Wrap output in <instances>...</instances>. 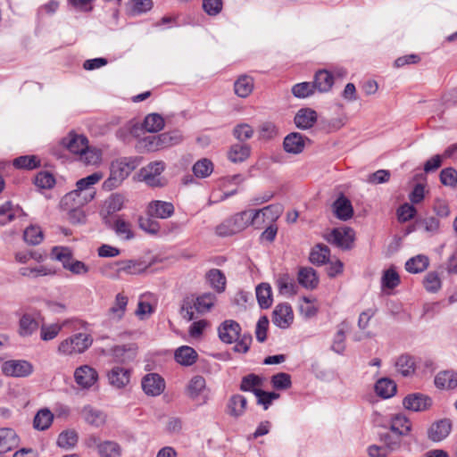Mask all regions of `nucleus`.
Returning <instances> with one entry per match:
<instances>
[{
  "mask_svg": "<svg viewBox=\"0 0 457 457\" xmlns=\"http://www.w3.org/2000/svg\"><path fill=\"white\" fill-rule=\"evenodd\" d=\"M102 179V174L98 172L92 173L91 175L80 179L77 181V188L66 194L62 201L61 205H69L71 201L78 199L79 205H85L95 197V191L92 190L91 186L98 183Z\"/></svg>",
  "mask_w": 457,
  "mask_h": 457,
  "instance_id": "1",
  "label": "nucleus"
},
{
  "mask_svg": "<svg viewBox=\"0 0 457 457\" xmlns=\"http://www.w3.org/2000/svg\"><path fill=\"white\" fill-rule=\"evenodd\" d=\"M257 218V210L250 209L241 212L233 217L225 220L215 228L219 237H229L238 233L253 224Z\"/></svg>",
  "mask_w": 457,
  "mask_h": 457,
  "instance_id": "2",
  "label": "nucleus"
},
{
  "mask_svg": "<svg viewBox=\"0 0 457 457\" xmlns=\"http://www.w3.org/2000/svg\"><path fill=\"white\" fill-rule=\"evenodd\" d=\"M138 165L139 160L137 157H122L113 161L104 187L110 189L117 187Z\"/></svg>",
  "mask_w": 457,
  "mask_h": 457,
  "instance_id": "3",
  "label": "nucleus"
},
{
  "mask_svg": "<svg viewBox=\"0 0 457 457\" xmlns=\"http://www.w3.org/2000/svg\"><path fill=\"white\" fill-rule=\"evenodd\" d=\"M216 302V295L213 293H204L195 299L186 298L180 308V314L187 320H194V310L198 313L209 312Z\"/></svg>",
  "mask_w": 457,
  "mask_h": 457,
  "instance_id": "4",
  "label": "nucleus"
},
{
  "mask_svg": "<svg viewBox=\"0 0 457 457\" xmlns=\"http://www.w3.org/2000/svg\"><path fill=\"white\" fill-rule=\"evenodd\" d=\"M93 343V338L86 333H77L62 340L58 346V353L63 355L81 353L87 350Z\"/></svg>",
  "mask_w": 457,
  "mask_h": 457,
  "instance_id": "5",
  "label": "nucleus"
},
{
  "mask_svg": "<svg viewBox=\"0 0 457 457\" xmlns=\"http://www.w3.org/2000/svg\"><path fill=\"white\" fill-rule=\"evenodd\" d=\"M61 144L71 153L81 155L87 164H92L94 162V160L87 157V154H92V151L88 147L87 137L71 132L62 139Z\"/></svg>",
  "mask_w": 457,
  "mask_h": 457,
  "instance_id": "6",
  "label": "nucleus"
},
{
  "mask_svg": "<svg viewBox=\"0 0 457 457\" xmlns=\"http://www.w3.org/2000/svg\"><path fill=\"white\" fill-rule=\"evenodd\" d=\"M165 169V163L162 161H154L148 163L139 170V177L148 186L151 187H162V182L160 175Z\"/></svg>",
  "mask_w": 457,
  "mask_h": 457,
  "instance_id": "7",
  "label": "nucleus"
},
{
  "mask_svg": "<svg viewBox=\"0 0 457 457\" xmlns=\"http://www.w3.org/2000/svg\"><path fill=\"white\" fill-rule=\"evenodd\" d=\"M2 372L9 377L25 378L33 372V366L25 360H11L2 364Z\"/></svg>",
  "mask_w": 457,
  "mask_h": 457,
  "instance_id": "8",
  "label": "nucleus"
},
{
  "mask_svg": "<svg viewBox=\"0 0 457 457\" xmlns=\"http://www.w3.org/2000/svg\"><path fill=\"white\" fill-rule=\"evenodd\" d=\"M175 207L172 203L153 200L146 207V214L155 219H168L174 214Z\"/></svg>",
  "mask_w": 457,
  "mask_h": 457,
  "instance_id": "9",
  "label": "nucleus"
},
{
  "mask_svg": "<svg viewBox=\"0 0 457 457\" xmlns=\"http://www.w3.org/2000/svg\"><path fill=\"white\" fill-rule=\"evenodd\" d=\"M432 399L423 394L414 393L404 397L403 404L404 408L412 411H425L432 406Z\"/></svg>",
  "mask_w": 457,
  "mask_h": 457,
  "instance_id": "10",
  "label": "nucleus"
},
{
  "mask_svg": "<svg viewBox=\"0 0 457 457\" xmlns=\"http://www.w3.org/2000/svg\"><path fill=\"white\" fill-rule=\"evenodd\" d=\"M354 239L353 230L350 228H334L328 241L342 249H350Z\"/></svg>",
  "mask_w": 457,
  "mask_h": 457,
  "instance_id": "11",
  "label": "nucleus"
},
{
  "mask_svg": "<svg viewBox=\"0 0 457 457\" xmlns=\"http://www.w3.org/2000/svg\"><path fill=\"white\" fill-rule=\"evenodd\" d=\"M103 222L106 227L114 230L119 237H121L126 240L134 238L130 223L124 220L120 216H115L113 219L108 216L103 217Z\"/></svg>",
  "mask_w": 457,
  "mask_h": 457,
  "instance_id": "12",
  "label": "nucleus"
},
{
  "mask_svg": "<svg viewBox=\"0 0 457 457\" xmlns=\"http://www.w3.org/2000/svg\"><path fill=\"white\" fill-rule=\"evenodd\" d=\"M74 379L79 386L89 388L98 380V373L91 366L82 365L75 370Z\"/></svg>",
  "mask_w": 457,
  "mask_h": 457,
  "instance_id": "13",
  "label": "nucleus"
},
{
  "mask_svg": "<svg viewBox=\"0 0 457 457\" xmlns=\"http://www.w3.org/2000/svg\"><path fill=\"white\" fill-rule=\"evenodd\" d=\"M141 385L144 392L152 396L160 395L165 388L163 378L156 373L146 374L142 378Z\"/></svg>",
  "mask_w": 457,
  "mask_h": 457,
  "instance_id": "14",
  "label": "nucleus"
},
{
  "mask_svg": "<svg viewBox=\"0 0 457 457\" xmlns=\"http://www.w3.org/2000/svg\"><path fill=\"white\" fill-rule=\"evenodd\" d=\"M241 328L232 320H225L218 328L219 337L223 343L231 344L239 338Z\"/></svg>",
  "mask_w": 457,
  "mask_h": 457,
  "instance_id": "15",
  "label": "nucleus"
},
{
  "mask_svg": "<svg viewBox=\"0 0 457 457\" xmlns=\"http://www.w3.org/2000/svg\"><path fill=\"white\" fill-rule=\"evenodd\" d=\"M131 371L120 366H114L107 373L110 385L115 388H124L130 381Z\"/></svg>",
  "mask_w": 457,
  "mask_h": 457,
  "instance_id": "16",
  "label": "nucleus"
},
{
  "mask_svg": "<svg viewBox=\"0 0 457 457\" xmlns=\"http://www.w3.org/2000/svg\"><path fill=\"white\" fill-rule=\"evenodd\" d=\"M452 430V421L449 419H442L431 424L428 436L433 442H441L448 436Z\"/></svg>",
  "mask_w": 457,
  "mask_h": 457,
  "instance_id": "17",
  "label": "nucleus"
},
{
  "mask_svg": "<svg viewBox=\"0 0 457 457\" xmlns=\"http://www.w3.org/2000/svg\"><path fill=\"white\" fill-rule=\"evenodd\" d=\"M306 141L309 139L301 133L292 132L284 138L283 148L288 154H298L303 151Z\"/></svg>",
  "mask_w": 457,
  "mask_h": 457,
  "instance_id": "18",
  "label": "nucleus"
},
{
  "mask_svg": "<svg viewBox=\"0 0 457 457\" xmlns=\"http://www.w3.org/2000/svg\"><path fill=\"white\" fill-rule=\"evenodd\" d=\"M294 320V313L288 303L278 304L273 312V322L279 328H286Z\"/></svg>",
  "mask_w": 457,
  "mask_h": 457,
  "instance_id": "19",
  "label": "nucleus"
},
{
  "mask_svg": "<svg viewBox=\"0 0 457 457\" xmlns=\"http://www.w3.org/2000/svg\"><path fill=\"white\" fill-rule=\"evenodd\" d=\"M317 112L311 108L300 109L294 119L295 126L300 129H311L317 121Z\"/></svg>",
  "mask_w": 457,
  "mask_h": 457,
  "instance_id": "20",
  "label": "nucleus"
},
{
  "mask_svg": "<svg viewBox=\"0 0 457 457\" xmlns=\"http://www.w3.org/2000/svg\"><path fill=\"white\" fill-rule=\"evenodd\" d=\"M136 350L137 348L134 345H116L110 350V354L112 356L114 361L126 363L134 360L137 353Z\"/></svg>",
  "mask_w": 457,
  "mask_h": 457,
  "instance_id": "21",
  "label": "nucleus"
},
{
  "mask_svg": "<svg viewBox=\"0 0 457 457\" xmlns=\"http://www.w3.org/2000/svg\"><path fill=\"white\" fill-rule=\"evenodd\" d=\"M312 85L314 87V90H317L320 93H327L334 85V77L327 70L318 71L314 75Z\"/></svg>",
  "mask_w": 457,
  "mask_h": 457,
  "instance_id": "22",
  "label": "nucleus"
},
{
  "mask_svg": "<svg viewBox=\"0 0 457 457\" xmlns=\"http://www.w3.org/2000/svg\"><path fill=\"white\" fill-rule=\"evenodd\" d=\"M334 213L341 220H347L353 215V209L349 199L339 196L333 204Z\"/></svg>",
  "mask_w": 457,
  "mask_h": 457,
  "instance_id": "23",
  "label": "nucleus"
},
{
  "mask_svg": "<svg viewBox=\"0 0 457 457\" xmlns=\"http://www.w3.org/2000/svg\"><path fill=\"white\" fill-rule=\"evenodd\" d=\"M18 444V437L12 428H0V454L12 450Z\"/></svg>",
  "mask_w": 457,
  "mask_h": 457,
  "instance_id": "24",
  "label": "nucleus"
},
{
  "mask_svg": "<svg viewBox=\"0 0 457 457\" xmlns=\"http://www.w3.org/2000/svg\"><path fill=\"white\" fill-rule=\"evenodd\" d=\"M198 354L194 348L187 345L179 347L174 353V358L178 363L183 366H191L197 360Z\"/></svg>",
  "mask_w": 457,
  "mask_h": 457,
  "instance_id": "25",
  "label": "nucleus"
},
{
  "mask_svg": "<svg viewBox=\"0 0 457 457\" xmlns=\"http://www.w3.org/2000/svg\"><path fill=\"white\" fill-rule=\"evenodd\" d=\"M349 329V323L345 320L337 325V333L334 336L331 350L342 354L345 350V334Z\"/></svg>",
  "mask_w": 457,
  "mask_h": 457,
  "instance_id": "26",
  "label": "nucleus"
},
{
  "mask_svg": "<svg viewBox=\"0 0 457 457\" xmlns=\"http://www.w3.org/2000/svg\"><path fill=\"white\" fill-rule=\"evenodd\" d=\"M81 415L87 423L95 427H100L105 422L104 413L91 405L84 406L81 410Z\"/></svg>",
  "mask_w": 457,
  "mask_h": 457,
  "instance_id": "27",
  "label": "nucleus"
},
{
  "mask_svg": "<svg viewBox=\"0 0 457 457\" xmlns=\"http://www.w3.org/2000/svg\"><path fill=\"white\" fill-rule=\"evenodd\" d=\"M395 369L403 377H410L416 370L415 360L409 354L400 355L395 361Z\"/></svg>",
  "mask_w": 457,
  "mask_h": 457,
  "instance_id": "28",
  "label": "nucleus"
},
{
  "mask_svg": "<svg viewBox=\"0 0 457 457\" xmlns=\"http://www.w3.org/2000/svg\"><path fill=\"white\" fill-rule=\"evenodd\" d=\"M411 429V421L402 414H396L390 420V430L400 436H406Z\"/></svg>",
  "mask_w": 457,
  "mask_h": 457,
  "instance_id": "29",
  "label": "nucleus"
},
{
  "mask_svg": "<svg viewBox=\"0 0 457 457\" xmlns=\"http://www.w3.org/2000/svg\"><path fill=\"white\" fill-rule=\"evenodd\" d=\"M435 385L440 389H453L457 386V372L445 370L435 378Z\"/></svg>",
  "mask_w": 457,
  "mask_h": 457,
  "instance_id": "30",
  "label": "nucleus"
},
{
  "mask_svg": "<svg viewBox=\"0 0 457 457\" xmlns=\"http://www.w3.org/2000/svg\"><path fill=\"white\" fill-rule=\"evenodd\" d=\"M298 282L305 288L313 289L318 286L319 278L312 268L305 267L298 272Z\"/></svg>",
  "mask_w": 457,
  "mask_h": 457,
  "instance_id": "31",
  "label": "nucleus"
},
{
  "mask_svg": "<svg viewBox=\"0 0 457 457\" xmlns=\"http://www.w3.org/2000/svg\"><path fill=\"white\" fill-rule=\"evenodd\" d=\"M124 197L121 195H112L105 202V211L101 212L103 217L115 218V212L120 211L123 207Z\"/></svg>",
  "mask_w": 457,
  "mask_h": 457,
  "instance_id": "32",
  "label": "nucleus"
},
{
  "mask_svg": "<svg viewBox=\"0 0 457 457\" xmlns=\"http://www.w3.org/2000/svg\"><path fill=\"white\" fill-rule=\"evenodd\" d=\"M128 297L122 293L116 295L113 305L109 309V315L112 319L120 320L126 312Z\"/></svg>",
  "mask_w": 457,
  "mask_h": 457,
  "instance_id": "33",
  "label": "nucleus"
},
{
  "mask_svg": "<svg viewBox=\"0 0 457 457\" xmlns=\"http://www.w3.org/2000/svg\"><path fill=\"white\" fill-rule=\"evenodd\" d=\"M148 268L145 262L138 260L120 261V271L136 275L144 272Z\"/></svg>",
  "mask_w": 457,
  "mask_h": 457,
  "instance_id": "34",
  "label": "nucleus"
},
{
  "mask_svg": "<svg viewBox=\"0 0 457 457\" xmlns=\"http://www.w3.org/2000/svg\"><path fill=\"white\" fill-rule=\"evenodd\" d=\"M250 155V147L246 144H235L228 152V158L233 162H241Z\"/></svg>",
  "mask_w": 457,
  "mask_h": 457,
  "instance_id": "35",
  "label": "nucleus"
},
{
  "mask_svg": "<svg viewBox=\"0 0 457 457\" xmlns=\"http://www.w3.org/2000/svg\"><path fill=\"white\" fill-rule=\"evenodd\" d=\"M283 212L280 204H270L262 209H259V215L262 214V221L267 224H276V220L279 218Z\"/></svg>",
  "mask_w": 457,
  "mask_h": 457,
  "instance_id": "36",
  "label": "nucleus"
},
{
  "mask_svg": "<svg viewBox=\"0 0 457 457\" xmlns=\"http://www.w3.org/2000/svg\"><path fill=\"white\" fill-rule=\"evenodd\" d=\"M18 212L23 213L22 209L19 205H14L11 201H6L0 205V216L6 215L4 220H0V225H5L13 221Z\"/></svg>",
  "mask_w": 457,
  "mask_h": 457,
  "instance_id": "37",
  "label": "nucleus"
},
{
  "mask_svg": "<svg viewBox=\"0 0 457 457\" xmlns=\"http://www.w3.org/2000/svg\"><path fill=\"white\" fill-rule=\"evenodd\" d=\"M97 453L100 457H120L122 454V448L115 441L104 440Z\"/></svg>",
  "mask_w": 457,
  "mask_h": 457,
  "instance_id": "38",
  "label": "nucleus"
},
{
  "mask_svg": "<svg viewBox=\"0 0 457 457\" xmlns=\"http://www.w3.org/2000/svg\"><path fill=\"white\" fill-rule=\"evenodd\" d=\"M13 166L17 169L31 170L40 167L41 161L36 155H21L13 160Z\"/></svg>",
  "mask_w": 457,
  "mask_h": 457,
  "instance_id": "39",
  "label": "nucleus"
},
{
  "mask_svg": "<svg viewBox=\"0 0 457 457\" xmlns=\"http://www.w3.org/2000/svg\"><path fill=\"white\" fill-rule=\"evenodd\" d=\"M330 251L325 245L319 244L314 246L310 253V261L316 265L325 264L329 258Z\"/></svg>",
  "mask_w": 457,
  "mask_h": 457,
  "instance_id": "40",
  "label": "nucleus"
},
{
  "mask_svg": "<svg viewBox=\"0 0 457 457\" xmlns=\"http://www.w3.org/2000/svg\"><path fill=\"white\" fill-rule=\"evenodd\" d=\"M375 391L379 396L389 398L396 392V385L389 378H380L375 385Z\"/></svg>",
  "mask_w": 457,
  "mask_h": 457,
  "instance_id": "41",
  "label": "nucleus"
},
{
  "mask_svg": "<svg viewBox=\"0 0 457 457\" xmlns=\"http://www.w3.org/2000/svg\"><path fill=\"white\" fill-rule=\"evenodd\" d=\"M69 208L68 220L72 224H81L86 221V215L84 211L80 208L82 205L78 204V199L71 201L69 205H62Z\"/></svg>",
  "mask_w": 457,
  "mask_h": 457,
  "instance_id": "42",
  "label": "nucleus"
},
{
  "mask_svg": "<svg viewBox=\"0 0 457 457\" xmlns=\"http://www.w3.org/2000/svg\"><path fill=\"white\" fill-rule=\"evenodd\" d=\"M53 420V413L48 409H42L36 414L33 426L37 430H46L50 427Z\"/></svg>",
  "mask_w": 457,
  "mask_h": 457,
  "instance_id": "43",
  "label": "nucleus"
},
{
  "mask_svg": "<svg viewBox=\"0 0 457 457\" xmlns=\"http://www.w3.org/2000/svg\"><path fill=\"white\" fill-rule=\"evenodd\" d=\"M206 278L212 287H213L218 293H221L225 290L226 278L221 270L218 269H212L208 271Z\"/></svg>",
  "mask_w": 457,
  "mask_h": 457,
  "instance_id": "44",
  "label": "nucleus"
},
{
  "mask_svg": "<svg viewBox=\"0 0 457 457\" xmlns=\"http://www.w3.org/2000/svg\"><path fill=\"white\" fill-rule=\"evenodd\" d=\"M428 258L420 254L409 259L405 263V269L411 273H420L428 268Z\"/></svg>",
  "mask_w": 457,
  "mask_h": 457,
  "instance_id": "45",
  "label": "nucleus"
},
{
  "mask_svg": "<svg viewBox=\"0 0 457 457\" xmlns=\"http://www.w3.org/2000/svg\"><path fill=\"white\" fill-rule=\"evenodd\" d=\"M38 328V322L30 314L25 313L20 320L19 333L22 337L32 335Z\"/></svg>",
  "mask_w": 457,
  "mask_h": 457,
  "instance_id": "46",
  "label": "nucleus"
},
{
  "mask_svg": "<svg viewBox=\"0 0 457 457\" xmlns=\"http://www.w3.org/2000/svg\"><path fill=\"white\" fill-rule=\"evenodd\" d=\"M23 238L29 245H37L43 241L44 234L39 226L30 225L25 228Z\"/></svg>",
  "mask_w": 457,
  "mask_h": 457,
  "instance_id": "47",
  "label": "nucleus"
},
{
  "mask_svg": "<svg viewBox=\"0 0 457 457\" xmlns=\"http://www.w3.org/2000/svg\"><path fill=\"white\" fill-rule=\"evenodd\" d=\"M253 88V79L248 76L240 77L234 84L236 95L239 97H246Z\"/></svg>",
  "mask_w": 457,
  "mask_h": 457,
  "instance_id": "48",
  "label": "nucleus"
},
{
  "mask_svg": "<svg viewBox=\"0 0 457 457\" xmlns=\"http://www.w3.org/2000/svg\"><path fill=\"white\" fill-rule=\"evenodd\" d=\"M78 439L79 436L75 430H64L58 436L57 445L61 448L71 449L77 445Z\"/></svg>",
  "mask_w": 457,
  "mask_h": 457,
  "instance_id": "49",
  "label": "nucleus"
},
{
  "mask_svg": "<svg viewBox=\"0 0 457 457\" xmlns=\"http://www.w3.org/2000/svg\"><path fill=\"white\" fill-rule=\"evenodd\" d=\"M143 127L148 132H158L164 127V120L158 113H150L145 118Z\"/></svg>",
  "mask_w": 457,
  "mask_h": 457,
  "instance_id": "50",
  "label": "nucleus"
},
{
  "mask_svg": "<svg viewBox=\"0 0 457 457\" xmlns=\"http://www.w3.org/2000/svg\"><path fill=\"white\" fill-rule=\"evenodd\" d=\"M245 397L241 395H235L228 401V411L230 415L237 417L245 411Z\"/></svg>",
  "mask_w": 457,
  "mask_h": 457,
  "instance_id": "51",
  "label": "nucleus"
},
{
  "mask_svg": "<svg viewBox=\"0 0 457 457\" xmlns=\"http://www.w3.org/2000/svg\"><path fill=\"white\" fill-rule=\"evenodd\" d=\"M161 149H164L179 144L182 136L179 131L174 130L157 135Z\"/></svg>",
  "mask_w": 457,
  "mask_h": 457,
  "instance_id": "52",
  "label": "nucleus"
},
{
  "mask_svg": "<svg viewBox=\"0 0 457 457\" xmlns=\"http://www.w3.org/2000/svg\"><path fill=\"white\" fill-rule=\"evenodd\" d=\"M213 170V163L207 158L197 161L193 166V172L197 178H207Z\"/></svg>",
  "mask_w": 457,
  "mask_h": 457,
  "instance_id": "53",
  "label": "nucleus"
},
{
  "mask_svg": "<svg viewBox=\"0 0 457 457\" xmlns=\"http://www.w3.org/2000/svg\"><path fill=\"white\" fill-rule=\"evenodd\" d=\"M278 136V126L270 120L263 121L259 126V138L264 140H272Z\"/></svg>",
  "mask_w": 457,
  "mask_h": 457,
  "instance_id": "54",
  "label": "nucleus"
},
{
  "mask_svg": "<svg viewBox=\"0 0 457 457\" xmlns=\"http://www.w3.org/2000/svg\"><path fill=\"white\" fill-rule=\"evenodd\" d=\"M154 217H147L140 216L138 218V226L139 228L151 235H157L160 231L161 226L160 223L154 220Z\"/></svg>",
  "mask_w": 457,
  "mask_h": 457,
  "instance_id": "55",
  "label": "nucleus"
},
{
  "mask_svg": "<svg viewBox=\"0 0 457 457\" xmlns=\"http://www.w3.org/2000/svg\"><path fill=\"white\" fill-rule=\"evenodd\" d=\"M34 183L42 189H50L55 185V179L49 171H39L35 177Z\"/></svg>",
  "mask_w": 457,
  "mask_h": 457,
  "instance_id": "56",
  "label": "nucleus"
},
{
  "mask_svg": "<svg viewBox=\"0 0 457 457\" xmlns=\"http://www.w3.org/2000/svg\"><path fill=\"white\" fill-rule=\"evenodd\" d=\"M400 283V278L398 273L393 270L388 269L384 271L381 278V286L383 289H393L397 287Z\"/></svg>",
  "mask_w": 457,
  "mask_h": 457,
  "instance_id": "57",
  "label": "nucleus"
},
{
  "mask_svg": "<svg viewBox=\"0 0 457 457\" xmlns=\"http://www.w3.org/2000/svg\"><path fill=\"white\" fill-rule=\"evenodd\" d=\"M271 287L267 283L259 284V306L269 308L272 304Z\"/></svg>",
  "mask_w": 457,
  "mask_h": 457,
  "instance_id": "58",
  "label": "nucleus"
},
{
  "mask_svg": "<svg viewBox=\"0 0 457 457\" xmlns=\"http://www.w3.org/2000/svg\"><path fill=\"white\" fill-rule=\"evenodd\" d=\"M292 94L296 98H306L314 93V87L311 82H301L293 86Z\"/></svg>",
  "mask_w": 457,
  "mask_h": 457,
  "instance_id": "59",
  "label": "nucleus"
},
{
  "mask_svg": "<svg viewBox=\"0 0 457 457\" xmlns=\"http://www.w3.org/2000/svg\"><path fill=\"white\" fill-rule=\"evenodd\" d=\"M271 385L277 390H286L292 385L291 376L285 372H279L271 377Z\"/></svg>",
  "mask_w": 457,
  "mask_h": 457,
  "instance_id": "60",
  "label": "nucleus"
},
{
  "mask_svg": "<svg viewBox=\"0 0 457 457\" xmlns=\"http://www.w3.org/2000/svg\"><path fill=\"white\" fill-rule=\"evenodd\" d=\"M205 387V379L202 376H195L187 386L188 395L191 398L197 397Z\"/></svg>",
  "mask_w": 457,
  "mask_h": 457,
  "instance_id": "61",
  "label": "nucleus"
},
{
  "mask_svg": "<svg viewBox=\"0 0 457 457\" xmlns=\"http://www.w3.org/2000/svg\"><path fill=\"white\" fill-rule=\"evenodd\" d=\"M427 291L436 293L441 288V279L436 272H428L423 281Z\"/></svg>",
  "mask_w": 457,
  "mask_h": 457,
  "instance_id": "62",
  "label": "nucleus"
},
{
  "mask_svg": "<svg viewBox=\"0 0 457 457\" xmlns=\"http://www.w3.org/2000/svg\"><path fill=\"white\" fill-rule=\"evenodd\" d=\"M52 254L54 255L55 259L62 263L63 268L71 262L72 253L67 247L54 246L52 249Z\"/></svg>",
  "mask_w": 457,
  "mask_h": 457,
  "instance_id": "63",
  "label": "nucleus"
},
{
  "mask_svg": "<svg viewBox=\"0 0 457 457\" xmlns=\"http://www.w3.org/2000/svg\"><path fill=\"white\" fill-rule=\"evenodd\" d=\"M240 389L245 392H251L257 397V375L251 373L242 378Z\"/></svg>",
  "mask_w": 457,
  "mask_h": 457,
  "instance_id": "64",
  "label": "nucleus"
}]
</instances>
